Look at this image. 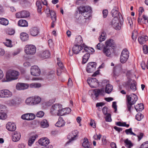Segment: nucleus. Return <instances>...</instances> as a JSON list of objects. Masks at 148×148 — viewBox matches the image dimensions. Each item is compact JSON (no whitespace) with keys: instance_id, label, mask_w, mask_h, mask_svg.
I'll return each instance as SVG.
<instances>
[{"instance_id":"nucleus-1","label":"nucleus","mask_w":148,"mask_h":148,"mask_svg":"<svg viewBox=\"0 0 148 148\" xmlns=\"http://www.w3.org/2000/svg\"><path fill=\"white\" fill-rule=\"evenodd\" d=\"M20 75L19 72L14 70L8 71L6 74L5 77L2 80L3 82H9L18 79Z\"/></svg>"},{"instance_id":"nucleus-2","label":"nucleus","mask_w":148,"mask_h":148,"mask_svg":"<svg viewBox=\"0 0 148 148\" xmlns=\"http://www.w3.org/2000/svg\"><path fill=\"white\" fill-rule=\"evenodd\" d=\"M127 106L128 111L130 112L132 106L134 104L138 99L136 95L134 94L133 95H127Z\"/></svg>"},{"instance_id":"nucleus-3","label":"nucleus","mask_w":148,"mask_h":148,"mask_svg":"<svg viewBox=\"0 0 148 148\" xmlns=\"http://www.w3.org/2000/svg\"><path fill=\"white\" fill-rule=\"evenodd\" d=\"M62 109V105L58 103L53 104L51 107L50 112L53 115L60 116L61 110Z\"/></svg>"},{"instance_id":"nucleus-4","label":"nucleus","mask_w":148,"mask_h":148,"mask_svg":"<svg viewBox=\"0 0 148 148\" xmlns=\"http://www.w3.org/2000/svg\"><path fill=\"white\" fill-rule=\"evenodd\" d=\"M36 51V47L32 45H27L25 47V52L27 55H34Z\"/></svg>"},{"instance_id":"nucleus-5","label":"nucleus","mask_w":148,"mask_h":148,"mask_svg":"<svg viewBox=\"0 0 148 148\" xmlns=\"http://www.w3.org/2000/svg\"><path fill=\"white\" fill-rule=\"evenodd\" d=\"M79 133V131L77 130L72 131L67 137L69 140L66 144H68L72 141L76 140L78 137Z\"/></svg>"},{"instance_id":"nucleus-6","label":"nucleus","mask_w":148,"mask_h":148,"mask_svg":"<svg viewBox=\"0 0 148 148\" xmlns=\"http://www.w3.org/2000/svg\"><path fill=\"white\" fill-rule=\"evenodd\" d=\"M129 57V52L126 49H123L121 54L120 57V61L122 63L126 62Z\"/></svg>"},{"instance_id":"nucleus-7","label":"nucleus","mask_w":148,"mask_h":148,"mask_svg":"<svg viewBox=\"0 0 148 148\" xmlns=\"http://www.w3.org/2000/svg\"><path fill=\"white\" fill-rule=\"evenodd\" d=\"M135 83L136 82L135 81L132 80L131 79H129L128 81L125 83L124 85L126 87L130 86L131 90L133 92H134L136 90Z\"/></svg>"},{"instance_id":"nucleus-8","label":"nucleus","mask_w":148,"mask_h":148,"mask_svg":"<svg viewBox=\"0 0 148 148\" xmlns=\"http://www.w3.org/2000/svg\"><path fill=\"white\" fill-rule=\"evenodd\" d=\"M12 95V93L8 89H3L0 90V97L8 98L11 97Z\"/></svg>"},{"instance_id":"nucleus-9","label":"nucleus","mask_w":148,"mask_h":148,"mask_svg":"<svg viewBox=\"0 0 148 148\" xmlns=\"http://www.w3.org/2000/svg\"><path fill=\"white\" fill-rule=\"evenodd\" d=\"M87 82L91 87L96 88L99 85L98 81L95 78H88Z\"/></svg>"},{"instance_id":"nucleus-10","label":"nucleus","mask_w":148,"mask_h":148,"mask_svg":"<svg viewBox=\"0 0 148 148\" xmlns=\"http://www.w3.org/2000/svg\"><path fill=\"white\" fill-rule=\"evenodd\" d=\"M49 143V140L47 137H44L40 139L38 142L36 143V144L37 145H38V144L41 146H46Z\"/></svg>"},{"instance_id":"nucleus-11","label":"nucleus","mask_w":148,"mask_h":148,"mask_svg":"<svg viewBox=\"0 0 148 148\" xmlns=\"http://www.w3.org/2000/svg\"><path fill=\"white\" fill-rule=\"evenodd\" d=\"M45 12L47 17H51L52 20H56V16L55 12L53 11H50L49 7H47L45 10Z\"/></svg>"},{"instance_id":"nucleus-12","label":"nucleus","mask_w":148,"mask_h":148,"mask_svg":"<svg viewBox=\"0 0 148 148\" xmlns=\"http://www.w3.org/2000/svg\"><path fill=\"white\" fill-rule=\"evenodd\" d=\"M96 63L94 62H89L87 64L86 71L88 73L93 72L95 69Z\"/></svg>"},{"instance_id":"nucleus-13","label":"nucleus","mask_w":148,"mask_h":148,"mask_svg":"<svg viewBox=\"0 0 148 148\" xmlns=\"http://www.w3.org/2000/svg\"><path fill=\"white\" fill-rule=\"evenodd\" d=\"M40 73V71L38 66H32L31 68V75L35 76H38Z\"/></svg>"},{"instance_id":"nucleus-14","label":"nucleus","mask_w":148,"mask_h":148,"mask_svg":"<svg viewBox=\"0 0 148 148\" xmlns=\"http://www.w3.org/2000/svg\"><path fill=\"white\" fill-rule=\"evenodd\" d=\"M113 27L116 30H119L121 29L120 24L118 18H114L111 23Z\"/></svg>"},{"instance_id":"nucleus-15","label":"nucleus","mask_w":148,"mask_h":148,"mask_svg":"<svg viewBox=\"0 0 148 148\" xmlns=\"http://www.w3.org/2000/svg\"><path fill=\"white\" fill-rule=\"evenodd\" d=\"M29 12L26 11H23L16 13V17L17 18H26L29 16Z\"/></svg>"},{"instance_id":"nucleus-16","label":"nucleus","mask_w":148,"mask_h":148,"mask_svg":"<svg viewBox=\"0 0 148 148\" xmlns=\"http://www.w3.org/2000/svg\"><path fill=\"white\" fill-rule=\"evenodd\" d=\"M29 87L28 84L22 83H18L16 86V88L18 90H23L27 89Z\"/></svg>"},{"instance_id":"nucleus-17","label":"nucleus","mask_w":148,"mask_h":148,"mask_svg":"<svg viewBox=\"0 0 148 148\" xmlns=\"http://www.w3.org/2000/svg\"><path fill=\"white\" fill-rule=\"evenodd\" d=\"M21 137V135L19 132H15L12 134V140L14 142H17L20 140Z\"/></svg>"},{"instance_id":"nucleus-18","label":"nucleus","mask_w":148,"mask_h":148,"mask_svg":"<svg viewBox=\"0 0 148 148\" xmlns=\"http://www.w3.org/2000/svg\"><path fill=\"white\" fill-rule=\"evenodd\" d=\"M103 53L104 54L108 57H111L113 53V50L112 48L103 47Z\"/></svg>"},{"instance_id":"nucleus-19","label":"nucleus","mask_w":148,"mask_h":148,"mask_svg":"<svg viewBox=\"0 0 148 148\" xmlns=\"http://www.w3.org/2000/svg\"><path fill=\"white\" fill-rule=\"evenodd\" d=\"M7 129L9 131H13L16 129L15 124L12 122H8L6 125Z\"/></svg>"},{"instance_id":"nucleus-20","label":"nucleus","mask_w":148,"mask_h":148,"mask_svg":"<svg viewBox=\"0 0 148 148\" xmlns=\"http://www.w3.org/2000/svg\"><path fill=\"white\" fill-rule=\"evenodd\" d=\"M83 49L82 46L79 45H75L72 48L73 53L75 54H77Z\"/></svg>"},{"instance_id":"nucleus-21","label":"nucleus","mask_w":148,"mask_h":148,"mask_svg":"<svg viewBox=\"0 0 148 148\" xmlns=\"http://www.w3.org/2000/svg\"><path fill=\"white\" fill-rule=\"evenodd\" d=\"M148 40V37L147 36H140L138 38V40L140 44L143 45L145 44Z\"/></svg>"},{"instance_id":"nucleus-22","label":"nucleus","mask_w":148,"mask_h":148,"mask_svg":"<svg viewBox=\"0 0 148 148\" xmlns=\"http://www.w3.org/2000/svg\"><path fill=\"white\" fill-rule=\"evenodd\" d=\"M93 93L96 97L98 96L99 95H103L104 93V91L103 89H95L93 90Z\"/></svg>"},{"instance_id":"nucleus-23","label":"nucleus","mask_w":148,"mask_h":148,"mask_svg":"<svg viewBox=\"0 0 148 148\" xmlns=\"http://www.w3.org/2000/svg\"><path fill=\"white\" fill-rule=\"evenodd\" d=\"M82 146L84 148H92L91 143L88 141L86 138H85L83 140Z\"/></svg>"},{"instance_id":"nucleus-24","label":"nucleus","mask_w":148,"mask_h":148,"mask_svg":"<svg viewBox=\"0 0 148 148\" xmlns=\"http://www.w3.org/2000/svg\"><path fill=\"white\" fill-rule=\"evenodd\" d=\"M71 111V109L69 108H62V109L61 110L60 116H63L65 114H69Z\"/></svg>"},{"instance_id":"nucleus-25","label":"nucleus","mask_w":148,"mask_h":148,"mask_svg":"<svg viewBox=\"0 0 148 148\" xmlns=\"http://www.w3.org/2000/svg\"><path fill=\"white\" fill-rule=\"evenodd\" d=\"M65 122L62 118H59L58 122L56 124V126L58 127H61L64 126Z\"/></svg>"},{"instance_id":"nucleus-26","label":"nucleus","mask_w":148,"mask_h":148,"mask_svg":"<svg viewBox=\"0 0 148 148\" xmlns=\"http://www.w3.org/2000/svg\"><path fill=\"white\" fill-rule=\"evenodd\" d=\"M5 103L8 106H15L16 104V101L13 99H11L5 101Z\"/></svg>"},{"instance_id":"nucleus-27","label":"nucleus","mask_w":148,"mask_h":148,"mask_svg":"<svg viewBox=\"0 0 148 148\" xmlns=\"http://www.w3.org/2000/svg\"><path fill=\"white\" fill-rule=\"evenodd\" d=\"M114 40L111 39H109L107 40L105 43V46L104 47L106 48H112V46L113 45Z\"/></svg>"},{"instance_id":"nucleus-28","label":"nucleus","mask_w":148,"mask_h":148,"mask_svg":"<svg viewBox=\"0 0 148 148\" xmlns=\"http://www.w3.org/2000/svg\"><path fill=\"white\" fill-rule=\"evenodd\" d=\"M50 56V52L48 51H43L40 55L42 58L45 59L49 58Z\"/></svg>"},{"instance_id":"nucleus-29","label":"nucleus","mask_w":148,"mask_h":148,"mask_svg":"<svg viewBox=\"0 0 148 148\" xmlns=\"http://www.w3.org/2000/svg\"><path fill=\"white\" fill-rule=\"evenodd\" d=\"M111 13L113 17H114V18H120L119 13L118 10H116V8H114L111 11Z\"/></svg>"},{"instance_id":"nucleus-30","label":"nucleus","mask_w":148,"mask_h":148,"mask_svg":"<svg viewBox=\"0 0 148 148\" xmlns=\"http://www.w3.org/2000/svg\"><path fill=\"white\" fill-rule=\"evenodd\" d=\"M37 136V135L35 134L30 137L28 142L29 146H31L32 145Z\"/></svg>"},{"instance_id":"nucleus-31","label":"nucleus","mask_w":148,"mask_h":148,"mask_svg":"<svg viewBox=\"0 0 148 148\" xmlns=\"http://www.w3.org/2000/svg\"><path fill=\"white\" fill-rule=\"evenodd\" d=\"M25 103L26 105H34L33 97L27 98L25 100Z\"/></svg>"},{"instance_id":"nucleus-32","label":"nucleus","mask_w":148,"mask_h":148,"mask_svg":"<svg viewBox=\"0 0 148 148\" xmlns=\"http://www.w3.org/2000/svg\"><path fill=\"white\" fill-rule=\"evenodd\" d=\"M34 105L39 103L41 101V98L38 96H33Z\"/></svg>"},{"instance_id":"nucleus-33","label":"nucleus","mask_w":148,"mask_h":148,"mask_svg":"<svg viewBox=\"0 0 148 148\" xmlns=\"http://www.w3.org/2000/svg\"><path fill=\"white\" fill-rule=\"evenodd\" d=\"M91 10V8L88 6H84L80 7L79 8L80 12H90Z\"/></svg>"},{"instance_id":"nucleus-34","label":"nucleus","mask_w":148,"mask_h":148,"mask_svg":"<svg viewBox=\"0 0 148 148\" xmlns=\"http://www.w3.org/2000/svg\"><path fill=\"white\" fill-rule=\"evenodd\" d=\"M18 25L21 27H27L28 26V23L27 21L21 19L18 22Z\"/></svg>"},{"instance_id":"nucleus-35","label":"nucleus","mask_w":148,"mask_h":148,"mask_svg":"<svg viewBox=\"0 0 148 148\" xmlns=\"http://www.w3.org/2000/svg\"><path fill=\"white\" fill-rule=\"evenodd\" d=\"M39 33L38 29L36 27L32 28L30 31V34L33 36H36Z\"/></svg>"},{"instance_id":"nucleus-36","label":"nucleus","mask_w":148,"mask_h":148,"mask_svg":"<svg viewBox=\"0 0 148 148\" xmlns=\"http://www.w3.org/2000/svg\"><path fill=\"white\" fill-rule=\"evenodd\" d=\"M135 108L137 112L141 111L144 109V106L142 103L138 104L135 106Z\"/></svg>"},{"instance_id":"nucleus-37","label":"nucleus","mask_w":148,"mask_h":148,"mask_svg":"<svg viewBox=\"0 0 148 148\" xmlns=\"http://www.w3.org/2000/svg\"><path fill=\"white\" fill-rule=\"evenodd\" d=\"M106 38V34L104 31H102L99 36V40L100 42H102L105 40Z\"/></svg>"},{"instance_id":"nucleus-38","label":"nucleus","mask_w":148,"mask_h":148,"mask_svg":"<svg viewBox=\"0 0 148 148\" xmlns=\"http://www.w3.org/2000/svg\"><path fill=\"white\" fill-rule=\"evenodd\" d=\"M113 90V86L109 84H107L105 88V92L108 94L110 93Z\"/></svg>"},{"instance_id":"nucleus-39","label":"nucleus","mask_w":148,"mask_h":148,"mask_svg":"<svg viewBox=\"0 0 148 148\" xmlns=\"http://www.w3.org/2000/svg\"><path fill=\"white\" fill-rule=\"evenodd\" d=\"M20 38L23 41H25L27 40L28 38V34L25 33H22L20 35Z\"/></svg>"},{"instance_id":"nucleus-40","label":"nucleus","mask_w":148,"mask_h":148,"mask_svg":"<svg viewBox=\"0 0 148 148\" xmlns=\"http://www.w3.org/2000/svg\"><path fill=\"white\" fill-rule=\"evenodd\" d=\"M90 54L86 53L83 56L82 60V63L83 64L86 63L88 61L89 58Z\"/></svg>"},{"instance_id":"nucleus-41","label":"nucleus","mask_w":148,"mask_h":148,"mask_svg":"<svg viewBox=\"0 0 148 148\" xmlns=\"http://www.w3.org/2000/svg\"><path fill=\"white\" fill-rule=\"evenodd\" d=\"M29 86L30 88H39L41 87V84L40 83H33L30 84Z\"/></svg>"},{"instance_id":"nucleus-42","label":"nucleus","mask_w":148,"mask_h":148,"mask_svg":"<svg viewBox=\"0 0 148 148\" xmlns=\"http://www.w3.org/2000/svg\"><path fill=\"white\" fill-rule=\"evenodd\" d=\"M125 146L128 148H131L133 146V144L128 139H126L124 140Z\"/></svg>"},{"instance_id":"nucleus-43","label":"nucleus","mask_w":148,"mask_h":148,"mask_svg":"<svg viewBox=\"0 0 148 148\" xmlns=\"http://www.w3.org/2000/svg\"><path fill=\"white\" fill-rule=\"evenodd\" d=\"M41 126L43 128L47 127H49V124L47 120L44 119L42 120L40 122Z\"/></svg>"},{"instance_id":"nucleus-44","label":"nucleus","mask_w":148,"mask_h":148,"mask_svg":"<svg viewBox=\"0 0 148 148\" xmlns=\"http://www.w3.org/2000/svg\"><path fill=\"white\" fill-rule=\"evenodd\" d=\"M9 22L8 20L5 18H0V23L4 25H8Z\"/></svg>"},{"instance_id":"nucleus-45","label":"nucleus","mask_w":148,"mask_h":148,"mask_svg":"<svg viewBox=\"0 0 148 148\" xmlns=\"http://www.w3.org/2000/svg\"><path fill=\"white\" fill-rule=\"evenodd\" d=\"M36 4L38 7L37 10L39 13H41V10L42 6L41 3L40 1H37L36 2Z\"/></svg>"},{"instance_id":"nucleus-46","label":"nucleus","mask_w":148,"mask_h":148,"mask_svg":"<svg viewBox=\"0 0 148 148\" xmlns=\"http://www.w3.org/2000/svg\"><path fill=\"white\" fill-rule=\"evenodd\" d=\"M75 41L76 43L80 45L83 42L82 38L80 36H78L76 38Z\"/></svg>"},{"instance_id":"nucleus-47","label":"nucleus","mask_w":148,"mask_h":148,"mask_svg":"<svg viewBox=\"0 0 148 148\" xmlns=\"http://www.w3.org/2000/svg\"><path fill=\"white\" fill-rule=\"evenodd\" d=\"M82 45V47L84 48V50L82 51L83 52H84V51L85 52H90V50L91 49L93 50L92 48L88 47L84 44H83Z\"/></svg>"},{"instance_id":"nucleus-48","label":"nucleus","mask_w":148,"mask_h":148,"mask_svg":"<svg viewBox=\"0 0 148 148\" xmlns=\"http://www.w3.org/2000/svg\"><path fill=\"white\" fill-rule=\"evenodd\" d=\"M138 34V32L136 30H134L133 31L132 37L133 40H136Z\"/></svg>"},{"instance_id":"nucleus-49","label":"nucleus","mask_w":148,"mask_h":148,"mask_svg":"<svg viewBox=\"0 0 148 148\" xmlns=\"http://www.w3.org/2000/svg\"><path fill=\"white\" fill-rule=\"evenodd\" d=\"M104 45L101 42H100L99 43H98L96 47L97 49L101 50L104 47Z\"/></svg>"},{"instance_id":"nucleus-50","label":"nucleus","mask_w":148,"mask_h":148,"mask_svg":"<svg viewBox=\"0 0 148 148\" xmlns=\"http://www.w3.org/2000/svg\"><path fill=\"white\" fill-rule=\"evenodd\" d=\"M5 46L8 47H11L13 45L12 44L11 41L10 40H7L4 43Z\"/></svg>"},{"instance_id":"nucleus-51","label":"nucleus","mask_w":148,"mask_h":148,"mask_svg":"<svg viewBox=\"0 0 148 148\" xmlns=\"http://www.w3.org/2000/svg\"><path fill=\"white\" fill-rule=\"evenodd\" d=\"M81 14L84 16L85 18L86 19L88 18L90 16V12H80Z\"/></svg>"},{"instance_id":"nucleus-52","label":"nucleus","mask_w":148,"mask_h":148,"mask_svg":"<svg viewBox=\"0 0 148 148\" xmlns=\"http://www.w3.org/2000/svg\"><path fill=\"white\" fill-rule=\"evenodd\" d=\"M116 125L119 126H125L128 127L129 126V124H126L125 122L121 123L120 122H118L116 123Z\"/></svg>"},{"instance_id":"nucleus-53","label":"nucleus","mask_w":148,"mask_h":148,"mask_svg":"<svg viewBox=\"0 0 148 148\" xmlns=\"http://www.w3.org/2000/svg\"><path fill=\"white\" fill-rule=\"evenodd\" d=\"M7 115L4 112H0V119H5L7 117Z\"/></svg>"},{"instance_id":"nucleus-54","label":"nucleus","mask_w":148,"mask_h":148,"mask_svg":"<svg viewBox=\"0 0 148 148\" xmlns=\"http://www.w3.org/2000/svg\"><path fill=\"white\" fill-rule=\"evenodd\" d=\"M143 117V115L140 113L137 114L136 116V119L138 121H140Z\"/></svg>"},{"instance_id":"nucleus-55","label":"nucleus","mask_w":148,"mask_h":148,"mask_svg":"<svg viewBox=\"0 0 148 148\" xmlns=\"http://www.w3.org/2000/svg\"><path fill=\"white\" fill-rule=\"evenodd\" d=\"M57 60L58 61V65L62 69H64V66L62 62L60 61V59L59 58H57Z\"/></svg>"},{"instance_id":"nucleus-56","label":"nucleus","mask_w":148,"mask_h":148,"mask_svg":"<svg viewBox=\"0 0 148 148\" xmlns=\"http://www.w3.org/2000/svg\"><path fill=\"white\" fill-rule=\"evenodd\" d=\"M125 132L127 134H130L131 135L136 136V134L132 132V129L131 128H130L128 129L125 130Z\"/></svg>"},{"instance_id":"nucleus-57","label":"nucleus","mask_w":148,"mask_h":148,"mask_svg":"<svg viewBox=\"0 0 148 148\" xmlns=\"http://www.w3.org/2000/svg\"><path fill=\"white\" fill-rule=\"evenodd\" d=\"M140 148H148V141L144 142L140 145Z\"/></svg>"},{"instance_id":"nucleus-58","label":"nucleus","mask_w":148,"mask_h":148,"mask_svg":"<svg viewBox=\"0 0 148 148\" xmlns=\"http://www.w3.org/2000/svg\"><path fill=\"white\" fill-rule=\"evenodd\" d=\"M105 119L106 121L107 122H110L112 121L111 115L110 114H108L106 115Z\"/></svg>"},{"instance_id":"nucleus-59","label":"nucleus","mask_w":148,"mask_h":148,"mask_svg":"<svg viewBox=\"0 0 148 148\" xmlns=\"http://www.w3.org/2000/svg\"><path fill=\"white\" fill-rule=\"evenodd\" d=\"M28 120H32L34 119L35 118V115L33 113H28Z\"/></svg>"},{"instance_id":"nucleus-60","label":"nucleus","mask_w":148,"mask_h":148,"mask_svg":"<svg viewBox=\"0 0 148 148\" xmlns=\"http://www.w3.org/2000/svg\"><path fill=\"white\" fill-rule=\"evenodd\" d=\"M44 113L43 111H40L37 113L36 115L37 117H42L44 116Z\"/></svg>"},{"instance_id":"nucleus-61","label":"nucleus","mask_w":148,"mask_h":148,"mask_svg":"<svg viewBox=\"0 0 148 148\" xmlns=\"http://www.w3.org/2000/svg\"><path fill=\"white\" fill-rule=\"evenodd\" d=\"M127 21H128V24L129 25L131 28H132L133 26V24L132 19L130 17L127 18Z\"/></svg>"},{"instance_id":"nucleus-62","label":"nucleus","mask_w":148,"mask_h":148,"mask_svg":"<svg viewBox=\"0 0 148 148\" xmlns=\"http://www.w3.org/2000/svg\"><path fill=\"white\" fill-rule=\"evenodd\" d=\"M21 118L23 120H26L29 121V120H28V113H26L22 115L21 116Z\"/></svg>"},{"instance_id":"nucleus-63","label":"nucleus","mask_w":148,"mask_h":148,"mask_svg":"<svg viewBox=\"0 0 148 148\" xmlns=\"http://www.w3.org/2000/svg\"><path fill=\"white\" fill-rule=\"evenodd\" d=\"M101 136L100 134H95L93 136L94 138L96 140H100L101 138Z\"/></svg>"},{"instance_id":"nucleus-64","label":"nucleus","mask_w":148,"mask_h":148,"mask_svg":"<svg viewBox=\"0 0 148 148\" xmlns=\"http://www.w3.org/2000/svg\"><path fill=\"white\" fill-rule=\"evenodd\" d=\"M143 50L144 53L147 54L148 52V49L146 45H144L143 47Z\"/></svg>"}]
</instances>
